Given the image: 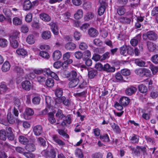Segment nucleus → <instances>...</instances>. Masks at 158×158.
<instances>
[{"label": "nucleus", "instance_id": "nucleus-53", "mask_svg": "<svg viewBox=\"0 0 158 158\" xmlns=\"http://www.w3.org/2000/svg\"><path fill=\"white\" fill-rule=\"evenodd\" d=\"M23 155L27 158H35V154L31 152H26L23 153Z\"/></svg>", "mask_w": 158, "mask_h": 158}, {"label": "nucleus", "instance_id": "nucleus-47", "mask_svg": "<svg viewBox=\"0 0 158 158\" xmlns=\"http://www.w3.org/2000/svg\"><path fill=\"white\" fill-rule=\"evenodd\" d=\"M100 138L102 141L105 142H108L109 140V137L107 134H104L100 135Z\"/></svg>", "mask_w": 158, "mask_h": 158}, {"label": "nucleus", "instance_id": "nucleus-44", "mask_svg": "<svg viewBox=\"0 0 158 158\" xmlns=\"http://www.w3.org/2000/svg\"><path fill=\"white\" fill-rule=\"evenodd\" d=\"M144 69V68H139L135 70V72L137 74L141 77H143Z\"/></svg>", "mask_w": 158, "mask_h": 158}, {"label": "nucleus", "instance_id": "nucleus-25", "mask_svg": "<svg viewBox=\"0 0 158 158\" xmlns=\"http://www.w3.org/2000/svg\"><path fill=\"white\" fill-rule=\"evenodd\" d=\"M83 12L81 9L77 10L76 12L74 14V18L76 19H79L81 18L83 16Z\"/></svg>", "mask_w": 158, "mask_h": 158}, {"label": "nucleus", "instance_id": "nucleus-4", "mask_svg": "<svg viewBox=\"0 0 158 158\" xmlns=\"http://www.w3.org/2000/svg\"><path fill=\"white\" fill-rule=\"evenodd\" d=\"M145 36L147 37L151 40H155L157 39V35L152 31H148L146 34H143V39L144 38Z\"/></svg>", "mask_w": 158, "mask_h": 158}, {"label": "nucleus", "instance_id": "nucleus-57", "mask_svg": "<svg viewBox=\"0 0 158 158\" xmlns=\"http://www.w3.org/2000/svg\"><path fill=\"white\" fill-rule=\"evenodd\" d=\"M89 23H85L83 24L81 26H80V29L83 31H85L89 27Z\"/></svg>", "mask_w": 158, "mask_h": 158}, {"label": "nucleus", "instance_id": "nucleus-40", "mask_svg": "<svg viewBox=\"0 0 158 158\" xmlns=\"http://www.w3.org/2000/svg\"><path fill=\"white\" fill-rule=\"evenodd\" d=\"M8 44L7 40L4 38H0V46L2 48L6 47Z\"/></svg>", "mask_w": 158, "mask_h": 158}, {"label": "nucleus", "instance_id": "nucleus-13", "mask_svg": "<svg viewBox=\"0 0 158 158\" xmlns=\"http://www.w3.org/2000/svg\"><path fill=\"white\" fill-rule=\"evenodd\" d=\"M119 102L123 106H125L129 104L130 102V99L127 97H123L120 98Z\"/></svg>", "mask_w": 158, "mask_h": 158}, {"label": "nucleus", "instance_id": "nucleus-7", "mask_svg": "<svg viewBox=\"0 0 158 158\" xmlns=\"http://www.w3.org/2000/svg\"><path fill=\"white\" fill-rule=\"evenodd\" d=\"M33 131L34 134L36 136H39L43 133V128L40 125L35 126L33 128Z\"/></svg>", "mask_w": 158, "mask_h": 158}, {"label": "nucleus", "instance_id": "nucleus-49", "mask_svg": "<svg viewBox=\"0 0 158 158\" xmlns=\"http://www.w3.org/2000/svg\"><path fill=\"white\" fill-rule=\"evenodd\" d=\"M97 72L96 71L92 69L88 72V76L89 78L92 79L96 75Z\"/></svg>", "mask_w": 158, "mask_h": 158}, {"label": "nucleus", "instance_id": "nucleus-8", "mask_svg": "<svg viewBox=\"0 0 158 158\" xmlns=\"http://www.w3.org/2000/svg\"><path fill=\"white\" fill-rule=\"evenodd\" d=\"M51 29L55 35H57L59 33V30L57 24L53 22H51L49 24Z\"/></svg>", "mask_w": 158, "mask_h": 158}, {"label": "nucleus", "instance_id": "nucleus-14", "mask_svg": "<svg viewBox=\"0 0 158 158\" xmlns=\"http://www.w3.org/2000/svg\"><path fill=\"white\" fill-rule=\"evenodd\" d=\"M115 68L114 67L111 66L108 64H105L103 66V70L108 72H114L115 71Z\"/></svg>", "mask_w": 158, "mask_h": 158}, {"label": "nucleus", "instance_id": "nucleus-2", "mask_svg": "<svg viewBox=\"0 0 158 158\" xmlns=\"http://www.w3.org/2000/svg\"><path fill=\"white\" fill-rule=\"evenodd\" d=\"M3 12L6 16V22L7 23L11 24L12 23L11 17L12 14L11 10L8 8H5L3 9Z\"/></svg>", "mask_w": 158, "mask_h": 158}, {"label": "nucleus", "instance_id": "nucleus-15", "mask_svg": "<svg viewBox=\"0 0 158 158\" xmlns=\"http://www.w3.org/2000/svg\"><path fill=\"white\" fill-rule=\"evenodd\" d=\"M40 19L42 20L46 21L49 22L51 20V18L50 16L47 14L43 13L40 14L39 15Z\"/></svg>", "mask_w": 158, "mask_h": 158}, {"label": "nucleus", "instance_id": "nucleus-19", "mask_svg": "<svg viewBox=\"0 0 158 158\" xmlns=\"http://www.w3.org/2000/svg\"><path fill=\"white\" fill-rule=\"evenodd\" d=\"M16 52L18 55L22 56H27V51L23 48H18L16 51Z\"/></svg>", "mask_w": 158, "mask_h": 158}, {"label": "nucleus", "instance_id": "nucleus-24", "mask_svg": "<svg viewBox=\"0 0 158 158\" xmlns=\"http://www.w3.org/2000/svg\"><path fill=\"white\" fill-rule=\"evenodd\" d=\"M71 80V81L69 83V86L70 88L75 87L78 84L79 81L78 78H75V79Z\"/></svg>", "mask_w": 158, "mask_h": 158}, {"label": "nucleus", "instance_id": "nucleus-45", "mask_svg": "<svg viewBox=\"0 0 158 158\" xmlns=\"http://www.w3.org/2000/svg\"><path fill=\"white\" fill-rule=\"evenodd\" d=\"M127 46H123L120 49V53L124 56H126L127 53Z\"/></svg>", "mask_w": 158, "mask_h": 158}, {"label": "nucleus", "instance_id": "nucleus-38", "mask_svg": "<svg viewBox=\"0 0 158 158\" xmlns=\"http://www.w3.org/2000/svg\"><path fill=\"white\" fill-rule=\"evenodd\" d=\"M6 134L5 130H0V140L5 141L6 139Z\"/></svg>", "mask_w": 158, "mask_h": 158}, {"label": "nucleus", "instance_id": "nucleus-52", "mask_svg": "<svg viewBox=\"0 0 158 158\" xmlns=\"http://www.w3.org/2000/svg\"><path fill=\"white\" fill-rule=\"evenodd\" d=\"M149 68L151 70L153 74H155L158 72V67L152 64L150 65Z\"/></svg>", "mask_w": 158, "mask_h": 158}, {"label": "nucleus", "instance_id": "nucleus-6", "mask_svg": "<svg viewBox=\"0 0 158 158\" xmlns=\"http://www.w3.org/2000/svg\"><path fill=\"white\" fill-rule=\"evenodd\" d=\"M55 101L56 103H59L63 102V104L66 106H69L70 104V101L64 97H61V98H56Z\"/></svg>", "mask_w": 158, "mask_h": 158}, {"label": "nucleus", "instance_id": "nucleus-43", "mask_svg": "<svg viewBox=\"0 0 158 158\" xmlns=\"http://www.w3.org/2000/svg\"><path fill=\"white\" fill-rule=\"evenodd\" d=\"M113 130L117 133H119L120 129L118 126L115 123L110 124Z\"/></svg>", "mask_w": 158, "mask_h": 158}, {"label": "nucleus", "instance_id": "nucleus-28", "mask_svg": "<svg viewBox=\"0 0 158 158\" xmlns=\"http://www.w3.org/2000/svg\"><path fill=\"white\" fill-rule=\"evenodd\" d=\"M147 47L150 51H153L156 48V45L150 42H147Z\"/></svg>", "mask_w": 158, "mask_h": 158}, {"label": "nucleus", "instance_id": "nucleus-1", "mask_svg": "<svg viewBox=\"0 0 158 158\" xmlns=\"http://www.w3.org/2000/svg\"><path fill=\"white\" fill-rule=\"evenodd\" d=\"M57 151L56 148H52L49 151L44 150L43 152L44 156L47 158H55Z\"/></svg>", "mask_w": 158, "mask_h": 158}, {"label": "nucleus", "instance_id": "nucleus-36", "mask_svg": "<svg viewBox=\"0 0 158 158\" xmlns=\"http://www.w3.org/2000/svg\"><path fill=\"white\" fill-rule=\"evenodd\" d=\"M77 74L76 71L74 70H73L71 71L69 75V76H67V77H69L71 79H73L75 78H78L77 77Z\"/></svg>", "mask_w": 158, "mask_h": 158}, {"label": "nucleus", "instance_id": "nucleus-32", "mask_svg": "<svg viewBox=\"0 0 158 158\" xmlns=\"http://www.w3.org/2000/svg\"><path fill=\"white\" fill-rule=\"evenodd\" d=\"M46 85L48 87H51L54 85V81L53 79L49 78L45 82Z\"/></svg>", "mask_w": 158, "mask_h": 158}, {"label": "nucleus", "instance_id": "nucleus-51", "mask_svg": "<svg viewBox=\"0 0 158 158\" xmlns=\"http://www.w3.org/2000/svg\"><path fill=\"white\" fill-rule=\"evenodd\" d=\"M135 63L138 66H139L142 67L144 66L145 64V62L139 59H136L135 60Z\"/></svg>", "mask_w": 158, "mask_h": 158}, {"label": "nucleus", "instance_id": "nucleus-9", "mask_svg": "<svg viewBox=\"0 0 158 158\" xmlns=\"http://www.w3.org/2000/svg\"><path fill=\"white\" fill-rule=\"evenodd\" d=\"M70 53L67 52L63 55V58L64 61H65V63H72L73 62L72 59H70Z\"/></svg>", "mask_w": 158, "mask_h": 158}, {"label": "nucleus", "instance_id": "nucleus-12", "mask_svg": "<svg viewBox=\"0 0 158 158\" xmlns=\"http://www.w3.org/2000/svg\"><path fill=\"white\" fill-rule=\"evenodd\" d=\"M32 7V4L29 0H25L23 2V8L24 10H28Z\"/></svg>", "mask_w": 158, "mask_h": 158}, {"label": "nucleus", "instance_id": "nucleus-56", "mask_svg": "<svg viewBox=\"0 0 158 158\" xmlns=\"http://www.w3.org/2000/svg\"><path fill=\"white\" fill-rule=\"evenodd\" d=\"M121 73L124 76H128L130 74V71L129 70L127 69H124L121 70Z\"/></svg>", "mask_w": 158, "mask_h": 158}, {"label": "nucleus", "instance_id": "nucleus-29", "mask_svg": "<svg viewBox=\"0 0 158 158\" xmlns=\"http://www.w3.org/2000/svg\"><path fill=\"white\" fill-rule=\"evenodd\" d=\"M19 141L22 144L26 145L28 142V139L25 137L23 136H20L19 138Z\"/></svg>", "mask_w": 158, "mask_h": 158}, {"label": "nucleus", "instance_id": "nucleus-33", "mask_svg": "<svg viewBox=\"0 0 158 158\" xmlns=\"http://www.w3.org/2000/svg\"><path fill=\"white\" fill-rule=\"evenodd\" d=\"M39 55L42 57L48 59L50 57L49 54L47 52L41 51L39 52Z\"/></svg>", "mask_w": 158, "mask_h": 158}, {"label": "nucleus", "instance_id": "nucleus-35", "mask_svg": "<svg viewBox=\"0 0 158 158\" xmlns=\"http://www.w3.org/2000/svg\"><path fill=\"white\" fill-rule=\"evenodd\" d=\"M7 117L8 121L9 123L12 124L15 122V120L14 117L10 112L8 113Z\"/></svg>", "mask_w": 158, "mask_h": 158}, {"label": "nucleus", "instance_id": "nucleus-42", "mask_svg": "<svg viewBox=\"0 0 158 158\" xmlns=\"http://www.w3.org/2000/svg\"><path fill=\"white\" fill-rule=\"evenodd\" d=\"M94 15L91 12L88 13L84 17L85 20L88 21L89 20L92 19L94 18Z\"/></svg>", "mask_w": 158, "mask_h": 158}, {"label": "nucleus", "instance_id": "nucleus-30", "mask_svg": "<svg viewBox=\"0 0 158 158\" xmlns=\"http://www.w3.org/2000/svg\"><path fill=\"white\" fill-rule=\"evenodd\" d=\"M9 89L7 87L6 85L4 84H2L0 86V92L2 94L9 91Z\"/></svg>", "mask_w": 158, "mask_h": 158}, {"label": "nucleus", "instance_id": "nucleus-46", "mask_svg": "<svg viewBox=\"0 0 158 158\" xmlns=\"http://www.w3.org/2000/svg\"><path fill=\"white\" fill-rule=\"evenodd\" d=\"M19 32L17 31L14 32L10 37V40H15L17 39L19 35Z\"/></svg>", "mask_w": 158, "mask_h": 158}, {"label": "nucleus", "instance_id": "nucleus-16", "mask_svg": "<svg viewBox=\"0 0 158 158\" xmlns=\"http://www.w3.org/2000/svg\"><path fill=\"white\" fill-rule=\"evenodd\" d=\"M88 34L90 36L95 37L98 36V33L96 29L91 28L88 30Z\"/></svg>", "mask_w": 158, "mask_h": 158}, {"label": "nucleus", "instance_id": "nucleus-17", "mask_svg": "<svg viewBox=\"0 0 158 158\" xmlns=\"http://www.w3.org/2000/svg\"><path fill=\"white\" fill-rule=\"evenodd\" d=\"M137 90L136 88L133 86H131L126 90V93L127 95H131L134 94Z\"/></svg>", "mask_w": 158, "mask_h": 158}, {"label": "nucleus", "instance_id": "nucleus-63", "mask_svg": "<svg viewBox=\"0 0 158 158\" xmlns=\"http://www.w3.org/2000/svg\"><path fill=\"white\" fill-rule=\"evenodd\" d=\"M110 56V54L109 52H107L101 56V61L108 59Z\"/></svg>", "mask_w": 158, "mask_h": 158}, {"label": "nucleus", "instance_id": "nucleus-54", "mask_svg": "<svg viewBox=\"0 0 158 158\" xmlns=\"http://www.w3.org/2000/svg\"><path fill=\"white\" fill-rule=\"evenodd\" d=\"M29 28L25 24L23 25L21 27V31L23 33H26L28 32Z\"/></svg>", "mask_w": 158, "mask_h": 158}, {"label": "nucleus", "instance_id": "nucleus-31", "mask_svg": "<svg viewBox=\"0 0 158 158\" xmlns=\"http://www.w3.org/2000/svg\"><path fill=\"white\" fill-rule=\"evenodd\" d=\"M56 96L57 97V98H61L63 94V90L60 88H57L55 92Z\"/></svg>", "mask_w": 158, "mask_h": 158}, {"label": "nucleus", "instance_id": "nucleus-22", "mask_svg": "<svg viewBox=\"0 0 158 158\" xmlns=\"http://www.w3.org/2000/svg\"><path fill=\"white\" fill-rule=\"evenodd\" d=\"M51 33L50 31H43L41 35L42 38L44 40H47L50 39L51 37Z\"/></svg>", "mask_w": 158, "mask_h": 158}, {"label": "nucleus", "instance_id": "nucleus-34", "mask_svg": "<svg viewBox=\"0 0 158 158\" xmlns=\"http://www.w3.org/2000/svg\"><path fill=\"white\" fill-rule=\"evenodd\" d=\"M119 20L121 22L125 23H129L131 21L130 18L124 17H120Z\"/></svg>", "mask_w": 158, "mask_h": 158}, {"label": "nucleus", "instance_id": "nucleus-3", "mask_svg": "<svg viewBox=\"0 0 158 158\" xmlns=\"http://www.w3.org/2000/svg\"><path fill=\"white\" fill-rule=\"evenodd\" d=\"M22 88L27 91H29L32 87V85L30 82L26 80L22 82L21 83Z\"/></svg>", "mask_w": 158, "mask_h": 158}, {"label": "nucleus", "instance_id": "nucleus-64", "mask_svg": "<svg viewBox=\"0 0 158 158\" xmlns=\"http://www.w3.org/2000/svg\"><path fill=\"white\" fill-rule=\"evenodd\" d=\"M75 57L78 59H81L83 56V53L80 51L76 52L74 53Z\"/></svg>", "mask_w": 158, "mask_h": 158}, {"label": "nucleus", "instance_id": "nucleus-18", "mask_svg": "<svg viewBox=\"0 0 158 158\" xmlns=\"http://www.w3.org/2000/svg\"><path fill=\"white\" fill-rule=\"evenodd\" d=\"M115 77L116 80L114 79V78H112L110 79V81L114 82H116L117 81H121L123 80L122 76L119 72H118L115 74Z\"/></svg>", "mask_w": 158, "mask_h": 158}, {"label": "nucleus", "instance_id": "nucleus-26", "mask_svg": "<svg viewBox=\"0 0 158 158\" xmlns=\"http://www.w3.org/2000/svg\"><path fill=\"white\" fill-rule=\"evenodd\" d=\"M10 65L8 61H6L2 66V70L3 72H6L10 69Z\"/></svg>", "mask_w": 158, "mask_h": 158}, {"label": "nucleus", "instance_id": "nucleus-37", "mask_svg": "<svg viewBox=\"0 0 158 158\" xmlns=\"http://www.w3.org/2000/svg\"><path fill=\"white\" fill-rule=\"evenodd\" d=\"M138 89L139 91L142 93H145L148 91L147 87L143 85H139L138 86Z\"/></svg>", "mask_w": 158, "mask_h": 158}, {"label": "nucleus", "instance_id": "nucleus-59", "mask_svg": "<svg viewBox=\"0 0 158 158\" xmlns=\"http://www.w3.org/2000/svg\"><path fill=\"white\" fill-rule=\"evenodd\" d=\"M117 12L119 15H124L125 12V9L123 7H119L117 10Z\"/></svg>", "mask_w": 158, "mask_h": 158}, {"label": "nucleus", "instance_id": "nucleus-60", "mask_svg": "<svg viewBox=\"0 0 158 158\" xmlns=\"http://www.w3.org/2000/svg\"><path fill=\"white\" fill-rule=\"evenodd\" d=\"M56 115L59 119H62L64 117V115L63 114L62 110H58Z\"/></svg>", "mask_w": 158, "mask_h": 158}, {"label": "nucleus", "instance_id": "nucleus-10", "mask_svg": "<svg viewBox=\"0 0 158 158\" xmlns=\"http://www.w3.org/2000/svg\"><path fill=\"white\" fill-rule=\"evenodd\" d=\"M34 114V111L31 108H28L26 109L25 114L24 115V118L25 119H29L30 118V116Z\"/></svg>", "mask_w": 158, "mask_h": 158}, {"label": "nucleus", "instance_id": "nucleus-41", "mask_svg": "<svg viewBox=\"0 0 158 158\" xmlns=\"http://www.w3.org/2000/svg\"><path fill=\"white\" fill-rule=\"evenodd\" d=\"M139 140V136L136 135L134 134L132 136L130 137V140L132 143H138Z\"/></svg>", "mask_w": 158, "mask_h": 158}, {"label": "nucleus", "instance_id": "nucleus-5", "mask_svg": "<svg viewBox=\"0 0 158 158\" xmlns=\"http://www.w3.org/2000/svg\"><path fill=\"white\" fill-rule=\"evenodd\" d=\"M39 36L38 34H36L35 35L33 34L29 35L27 38L26 41L27 42L30 44H34L36 40V36Z\"/></svg>", "mask_w": 158, "mask_h": 158}, {"label": "nucleus", "instance_id": "nucleus-11", "mask_svg": "<svg viewBox=\"0 0 158 158\" xmlns=\"http://www.w3.org/2000/svg\"><path fill=\"white\" fill-rule=\"evenodd\" d=\"M62 54L60 51L59 50H56L54 51L52 54V58L54 60H59L61 57Z\"/></svg>", "mask_w": 158, "mask_h": 158}, {"label": "nucleus", "instance_id": "nucleus-23", "mask_svg": "<svg viewBox=\"0 0 158 158\" xmlns=\"http://www.w3.org/2000/svg\"><path fill=\"white\" fill-rule=\"evenodd\" d=\"M65 48L69 50H73L76 48L75 44L72 42H69L66 44L65 45Z\"/></svg>", "mask_w": 158, "mask_h": 158}, {"label": "nucleus", "instance_id": "nucleus-50", "mask_svg": "<svg viewBox=\"0 0 158 158\" xmlns=\"http://www.w3.org/2000/svg\"><path fill=\"white\" fill-rule=\"evenodd\" d=\"M32 14L31 13H29L26 16L25 19V21L27 23H30L32 21Z\"/></svg>", "mask_w": 158, "mask_h": 158}, {"label": "nucleus", "instance_id": "nucleus-20", "mask_svg": "<svg viewBox=\"0 0 158 158\" xmlns=\"http://www.w3.org/2000/svg\"><path fill=\"white\" fill-rule=\"evenodd\" d=\"M52 139L53 140L60 146H63L65 144V143L59 139L58 137L56 135H53V136Z\"/></svg>", "mask_w": 158, "mask_h": 158}, {"label": "nucleus", "instance_id": "nucleus-61", "mask_svg": "<svg viewBox=\"0 0 158 158\" xmlns=\"http://www.w3.org/2000/svg\"><path fill=\"white\" fill-rule=\"evenodd\" d=\"M40 98L38 96L34 97L32 99V102L34 104H38L40 102Z\"/></svg>", "mask_w": 158, "mask_h": 158}, {"label": "nucleus", "instance_id": "nucleus-21", "mask_svg": "<svg viewBox=\"0 0 158 158\" xmlns=\"http://www.w3.org/2000/svg\"><path fill=\"white\" fill-rule=\"evenodd\" d=\"M25 148L26 150L29 152H32L35 150L36 147L33 143H29L25 146Z\"/></svg>", "mask_w": 158, "mask_h": 158}, {"label": "nucleus", "instance_id": "nucleus-55", "mask_svg": "<svg viewBox=\"0 0 158 158\" xmlns=\"http://www.w3.org/2000/svg\"><path fill=\"white\" fill-rule=\"evenodd\" d=\"M75 154L77 157L81 158L83 157V155L81 150L80 149H77L76 150Z\"/></svg>", "mask_w": 158, "mask_h": 158}, {"label": "nucleus", "instance_id": "nucleus-39", "mask_svg": "<svg viewBox=\"0 0 158 158\" xmlns=\"http://www.w3.org/2000/svg\"><path fill=\"white\" fill-rule=\"evenodd\" d=\"M48 115L49 121L52 124L55 123L56 122V120L54 117V114L52 112H50L48 113Z\"/></svg>", "mask_w": 158, "mask_h": 158}, {"label": "nucleus", "instance_id": "nucleus-58", "mask_svg": "<svg viewBox=\"0 0 158 158\" xmlns=\"http://www.w3.org/2000/svg\"><path fill=\"white\" fill-rule=\"evenodd\" d=\"M14 70L17 73L20 74H22L23 72V69L20 67L18 66H16L15 67Z\"/></svg>", "mask_w": 158, "mask_h": 158}, {"label": "nucleus", "instance_id": "nucleus-27", "mask_svg": "<svg viewBox=\"0 0 158 158\" xmlns=\"http://www.w3.org/2000/svg\"><path fill=\"white\" fill-rule=\"evenodd\" d=\"M12 22L13 24L15 26L20 25L22 23V19L17 17L14 18L12 19Z\"/></svg>", "mask_w": 158, "mask_h": 158}, {"label": "nucleus", "instance_id": "nucleus-62", "mask_svg": "<svg viewBox=\"0 0 158 158\" xmlns=\"http://www.w3.org/2000/svg\"><path fill=\"white\" fill-rule=\"evenodd\" d=\"M21 107V103L19 99H17L14 102V108H17L19 110H20Z\"/></svg>", "mask_w": 158, "mask_h": 158}, {"label": "nucleus", "instance_id": "nucleus-48", "mask_svg": "<svg viewBox=\"0 0 158 158\" xmlns=\"http://www.w3.org/2000/svg\"><path fill=\"white\" fill-rule=\"evenodd\" d=\"M106 9L105 5H101L99 8L98 10V13L99 15L101 16L104 13Z\"/></svg>", "mask_w": 158, "mask_h": 158}]
</instances>
